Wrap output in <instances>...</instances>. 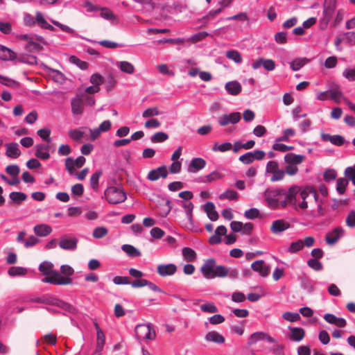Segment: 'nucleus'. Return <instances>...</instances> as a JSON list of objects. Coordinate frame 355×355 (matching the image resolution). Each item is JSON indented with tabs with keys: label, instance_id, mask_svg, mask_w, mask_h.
<instances>
[{
	"label": "nucleus",
	"instance_id": "nucleus-25",
	"mask_svg": "<svg viewBox=\"0 0 355 355\" xmlns=\"http://www.w3.org/2000/svg\"><path fill=\"white\" fill-rule=\"evenodd\" d=\"M35 156L39 159L46 160L50 157L49 146L46 144H37L35 146Z\"/></svg>",
	"mask_w": 355,
	"mask_h": 355
},
{
	"label": "nucleus",
	"instance_id": "nucleus-63",
	"mask_svg": "<svg viewBox=\"0 0 355 355\" xmlns=\"http://www.w3.org/2000/svg\"><path fill=\"white\" fill-rule=\"evenodd\" d=\"M307 265L315 271L322 270L323 268L322 264L316 259H310L307 261Z\"/></svg>",
	"mask_w": 355,
	"mask_h": 355
},
{
	"label": "nucleus",
	"instance_id": "nucleus-10",
	"mask_svg": "<svg viewBox=\"0 0 355 355\" xmlns=\"http://www.w3.org/2000/svg\"><path fill=\"white\" fill-rule=\"evenodd\" d=\"M336 8V0H324L323 17L321 19V23L325 27L329 22L333 13Z\"/></svg>",
	"mask_w": 355,
	"mask_h": 355
},
{
	"label": "nucleus",
	"instance_id": "nucleus-26",
	"mask_svg": "<svg viewBox=\"0 0 355 355\" xmlns=\"http://www.w3.org/2000/svg\"><path fill=\"white\" fill-rule=\"evenodd\" d=\"M33 231L37 236L44 237L52 232V228L46 224H38L33 227Z\"/></svg>",
	"mask_w": 355,
	"mask_h": 355
},
{
	"label": "nucleus",
	"instance_id": "nucleus-59",
	"mask_svg": "<svg viewBox=\"0 0 355 355\" xmlns=\"http://www.w3.org/2000/svg\"><path fill=\"white\" fill-rule=\"evenodd\" d=\"M37 134L41 139L46 141V142L50 143L51 141V139L50 137L51 130L49 129H40L37 130Z\"/></svg>",
	"mask_w": 355,
	"mask_h": 355
},
{
	"label": "nucleus",
	"instance_id": "nucleus-30",
	"mask_svg": "<svg viewBox=\"0 0 355 355\" xmlns=\"http://www.w3.org/2000/svg\"><path fill=\"white\" fill-rule=\"evenodd\" d=\"M0 59L2 60H15L17 59V54L11 49L0 45Z\"/></svg>",
	"mask_w": 355,
	"mask_h": 355
},
{
	"label": "nucleus",
	"instance_id": "nucleus-12",
	"mask_svg": "<svg viewBox=\"0 0 355 355\" xmlns=\"http://www.w3.org/2000/svg\"><path fill=\"white\" fill-rule=\"evenodd\" d=\"M42 300V304L56 306L63 310L68 311L69 312H71L73 309L72 306L69 304L49 295H43Z\"/></svg>",
	"mask_w": 355,
	"mask_h": 355
},
{
	"label": "nucleus",
	"instance_id": "nucleus-19",
	"mask_svg": "<svg viewBox=\"0 0 355 355\" xmlns=\"http://www.w3.org/2000/svg\"><path fill=\"white\" fill-rule=\"evenodd\" d=\"M78 239L76 237L64 236L60 242L59 246L60 248L65 250H75L77 248Z\"/></svg>",
	"mask_w": 355,
	"mask_h": 355
},
{
	"label": "nucleus",
	"instance_id": "nucleus-24",
	"mask_svg": "<svg viewBox=\"0 0 355 355\" xmlns=\"http://www.w3.org/2000/svg\"><path fill=\"white\" fill-rule=\"evenodd\" d=\"M6 155L12 159H17L21 155L19 145L17 143H8L6 144Z\"/></svg>",
	"mask_w": 355,
	"mask_h": 355
},
{
	"label": "nucleus",
	"instance_id": "nucleus-35",
	"mask_svg": "<svg viewBox=\"0 0 355 355\" xmlns=\"http://www.w3.org/2000/svg\"><path fill=\"white\" fill-rule=\"evenodd\" d=\"M35 20L37 24L43 28L54 31V27L49 24L40 12H36Z\"/></svg>",
	"mask_w": 355,
	"mask_h": 355
},
{
	"label": "nucleus",
	"instance_id": "nucleus-50",
	"mask_svg": "<svg viewBox=\"0 0 355 355\" xmlns=\"http://www.w3.org/2000/svg\"><path fill=\"white\" fill-rule=\"evenodd\" d=\"M200 310L209 313H214L218 311L217 306L213 302H207L200 306Z\"/></svg>",
	"mask_w": 355,
	"mask_h": 355
},
{
	"label": "nucleus",
	"instance_id": "nucleus-18",
	"mask_svg": "<svg viewBox=\"0 0 355 355\" xmlns=\"http://www.w3.org/2000/svg\"><path fill=\"white\" fill-rule=\"evenodd\" d=\"M344 230L338 227L326 235L325 241L329 245L335 244L344 235Z\"/></svg>",
	"mask_w": 355,
	"mask_h": 355
},
{
	"label": "nucleus",
	"instance_id": "nucleus-9",
	"mask_svg": "<svg viewBox=\"0 0 355 355\" xmlns=\"http://www.w3.org/2000/svg\"><path fill=\"white\" fill-rule=\"evenodd\" d=\"M180 204L184 209L187 220L183 223V227L191 230L194 228V220L193 218V204L190 201H180Z\"/></svg>",
	"mask_w": 355,
	"mask_h": 355
},
{
	"label": "nucleus",
	"instance_id": "nucleus-3",
	"mask_svg": "<svg viewBox=\"0 0 355 355\" xmlns=\"http://www.w3.org/2000/svg\"><path fill=\"white\" fill-rule=\"evenodd\" d=\"M200 270L203 277L207 279L216 277H226L227 274L226 267L222 265H216V261L213 258L206 259L201 266Z\"/></svg>",
	"mask_w": 355,
	"mask_h": 355
},
{
	"label": "nucleus",
	"instance_id": "nucleus-55",
	"mask_svg": "<svg viewBox=\"0 0 355 355\" xmlns=\"http://www.w3.org/2000/svg\"><path fill=\"white\" fill-rule=\"evenodd\" d=\"M102 175L101 171H96L93 173L90 178V185L94 190H97L98 188V181Z\"/></svg>",
	"mask_w": 355,
	"mask_h": 355
},
{
	"label": "nucleus",
	"instance_id": "nucleus-7",
	"mask_svg": "<svg viewBox=\"0 0 355 355\" xmlns=\"http://www.w3.org/2000/svg\"><path fill=\"white\" fill-rule=\"evenodd\" d=\"M135 336L139 342L153 340L156 337L155 332L150 324L137 325L135 327Z\"/></svg>",
	"mask_w": 355,
	"mask_h": 355
},
{
	"label": "nucleus",
	"instance_id": "nucleus-27",
	"mask_svg": "<svg viewBox=\"0 0 355 355\" xmlns=\"http://www.w3.org/2000/svg\"><path fill=\"white\" fill-rule=\"evenodd\" d=\"M225 88L227 92L232 96L238 95L242 89L241 85L238 81H230L225 84Z\"/></svg>",
	"mask_w": 355,
	"mask_h": 355
},
{
	"label": "nucleus",
	"instance_id": "nucleus-64",
	"mask_svg": "<svg viewBox=\"0 0 355 355\" xmlns=\"http://www.w3.org/2000/svg\"><path fill=\"white\" fill-rule=\"evenodd\" d=\"M346 178L352 181L355 185V164L353 166L346 168L345 171Z\"/></svg>",
	"mask_w": 355,
	"mask_h": 355
},
{
	"label": "nucleus",
	"instance_id": "nucleus-49",
	"mask_svg": "<svg viewBox=\"0 0 355 355\" xmlns=\"http://www.w3.org/2000/svg\"><path fill=\"white\" fill-rule=\"evenodd\" d=\"M69 62L72 64H76L77 67H78L82 70L87 69L89 66L87 62L80 60L78 58H77L75 55H72L69 58Z\"/></svg>",
	"mask_w": 355,
	"mask_h": 355
},
{
	"label": "nucleus",
	"instance_id": "nucleus-11",
	"mask_svg": "<svg viewBox=\"0 0 355 355\" xmlns=\"http://www.w3.org/2000/svg\"><path fill=\"white\" fill-rule=\"evenodd\" d=\"M241 115L239 112L222 114L217 119L220 126L224 127L230 124H236L240 121Z\"/></svg>",
	"mask_w": 355,
	"mask_h": 355
},
{
	"label": "nucleus",
	"instance_id": "nucleus-40",
	"mask_svg": "<svg viewBox=\"0 0 355 355\" xmlns=\"http://www.w3.org/2000/svg\"><path fill=\"white\" fill-rule=\"evenodd\" d=\"M232 148V144L230 142H225L223 144H218V142H216L211 150L214 152H221L224 153L228 150H230Z\"/></svg>",
	"mask_w": 355,
	"mask_h": 355
},
{
	"label": "nucleus",
	"instance_id": "nucleus-29",
	"mask_svg": "<svg viewBox=\"0 0 355 355\" xmlns=\"http://www.w3.org/2000/svg\"><path fill=\"white\" fill-rule=\"evenodd\" d=\"M204 210L207 213L208 218L212 220L216 221L218 219L219 215L215 209V205L211 202H207L204 205Z\"/></svg>",
	"mask_w": 355,
	"mask_h": 355
},
{
	"label": "nucleus",
	"instance_id": "nucleus-51",
	"mask_svg": "<svg viewBox=\"0 0 355 355\" xmlns=\"http://www.w3.org/2000/svg\"><path fill=\"white\" fill-rule=\"evenodd\" d=\"M266 332L257 331L252 334L248 340L249 345H253L259 340H264Z\"/></svg>",
	"mask_w": 355,
	"mask_h": 355
},
{
	"label": "nucleus",
	"instance_id": "nucleus-48",
	"mask_svg": "<svg viewBox=\"0 0 355 355\" xmlns=\"http://www.w3.org/2000/svg\"><path fill=\"white\" fill-rule=\"evenodd\" d=\"M182 255L187 261H192L196 258V252L190 248H183Z\"/></svg>",
	"mask_w": 355,
	"mask_h": 355
},
{
	"label": "nucleus",
	"instance_id": "nucleus-36",
	"mask_svg": "<svg viewBox=\"0 0 355 355\" xmlns=\"http://www.w3.org/2000/svg\"><path fill=\"white\" fill-rule=\"evenodd\" d=\"M309 62V60L306 58H296L290 63V67L293 71H297L300 70L302 67H303Z\"/></svg>",
	"mask_w": 355,
	"mask_h": 355
},
{
	"label": "nucleus",
	"instance_id": "nucleus-33",
	"mask_svg": "<svg viewBox=\"0 0 355 355\" xmlns=\"http://www.w3.org/2000/svg\"><path fill=\"white\" fill-rule=\"evenodd\" d=\"M116 66L121 71L128 74H132L135 71V67L128 61H118L116 62Z\"/></svg>",
	"mask_w": 355,
	"mask_h": 355
},
{
	"label": "nucleus",
	"instance_id": "nucleus-43",
	"mask_svg": "<svg viewBox=\"0 0 355 355\" xmlns=\"http://www.w3.org/2000/svg\"><path fill=\"white\" fill-rule=\"evenodd\" d=\"M223 178V175L218 171H215L210 174L204 176L201 180L203 183H211Z\"/></svg>",
	"mask_w": 355,
	"mask_h": 355
},
{
	"label": "nucleus",
	"instance_id": "nucleus-34",
	"mask_svg": "<svg viewBox=\"0 0 355 355\" xmlns=\"http://www.w3.org/2000/svg\"><path fill=\"white\" fill-rule=\"evenodd\" d=\"M122 250L126 254L131 257H139L141 256V252L132 245L124 244L121 246Z\"/></svg>",
	"mask_w": 355,
	"mask_h": 355
},
{
	"label": "nucleus",
	"instance_id": "nucleus-13",
	"mask_svg": "<svg viewBox=\"0 0 355 355\" xmlns=\"http://www.w3.org/2000/svg\"><path fill=\"white\" fill-rule=\"evenodd\" d=\"M86 159L83 156H79L76 159L67 157L65 159V167L67 171L72 174L76 168H81L85 163Z\"/></svg>",
	"mask_w": 355,
	"mask_h": 355
},
{
	"label": "nucleus",
	"instance_id": "nucleus-56",
	"mask_svg": "<svg viewBox=\"0 0 355 355\" xmlns=\"http://www.w3.org/2000/svg\"><path fill=\"white\" fill-rule=\"evenodd\" d=\"M343 76L348 81H355V68L347 67L345 68L343 71Z\"/></svg>",
	"mask_w": 355,
	"mask_h": 355
},
{
	"label": "nucleus",
	"instance_id": "nucleus-4",
	"mask_svg": "<svg viewBox=\"0 0 355 355\" xmlns=\"http://www.w3.org/2000/svg\"><path fill=\"white\" fill-rule=\"evenodd\" d=\"M287 193L288 191L282 189H267L264 192L267 206L272 209L282 207L281 202L286 200Z\"/></svg>",
	"mask_w": 355,
	"mask_h": 355
},
{
	"label": "nucleus",
	"instance_id": "nucleus-6",
	"mask_svg": "<svg viewBox=\"0 0 355 355\" xmlns=\"http://www.w3.org/2000/svg\"><path fill=\"white\" fill-rule=\"evenodd\" d=\"M106 200L113 205L119 204L126 200V193L120 186H111L104 192Z\"/></svg>",
	"mask_w": 355,
	"mask_h": 355
},
{
	"label": "nucleus",
	"instance_id": "nucleus-42",
	"mask_svg": "<svg viewBox=\"0 0 355 355\" xmlns=\"http://www.w3.org/2000/svg\"><path fill=\"white\" fill-rule=\"evenodd\" d=\"M295 135V131L292 128H287L284 130L283 134L281 137L277 138L275 139L276 142L281 141H288L290 140V137H294Z\"/></svg>",
	"mask_w": 355,
	"mask_h": 355
},
{
	"label": "nucleus",
	"instance_id": "nucleus-17",
	"mask_svg": "<svg viewBox=\"0 0 355 355\" xmlns=\"http://www.w3.org/2000/svg\"><path fill=\"white\" fill-rule=\"evenodd\" d=\"M177 272V266L173 263L159 264L157 272L161 277L172 276Z\"/></svg>",
	"mask_w": 355,
	"mask_h": 355
},
{
	"label": "nucleus",
	"instance_id": "nucleus-14",
	"mask_svg": "<svg viewBox=\"0 0 355 355\" xmlns=\"http://www.w3.org/2000/svg\"><path fill=\"white\" fill-rule=\"evenodd\" d=\"M22 37L28 41L26 45V49L28 50L40 51L42 49V44H44V40L41 36H36L34 38V37L24 35Z\"/></svg>",
	"mask_w": 355,
	"mask_h": 355
},
{
	"label": "nucleus",
	"instance_id": "nucleus-15",
	"mask_svg": "<svg viewBox=\"0 0 355 355\" xmlns=\"http://www.w3.org/2000/svg\"><path fill=\"white\" fill-rule=\"evenodd\" d=\"M262 66L266 71H271L275 69L276 64L272 59H265L260 58L252 64V68L254 70L258 69Z\"/></svg>",
	"mask_w": 355,
	"mask_h": 355
},
{
	"label": "nucleus",
	"instance_id": "nucleus-1",
	"mask_svg": "<svg viewBox=\"0 0 355 355\" xmlns=\"http://www.w3.org/2000/svg\"><path fill=\"white\" fill-rule=\"evenodd\" d=\"M313 203H318V195L315 189L307 187L300 190L297 186H293L288 190L286 200L281 202L282 207L291 205L297 210H306Z\"/></svg>",
	"mask_w": 355,
	"mask_h": 355
},
{
	"label": "nucleus",
	"instance_id": "nucleus-53",
	"mask_svg": "<svg viewBox=\"0 0 355 355\" xmlns=\"http://www.w3.org/2000/svg\"><path fill=\"white\" fill-rule=\"evenodd\" d=\"M348 184V180L345 178H338L336 182V191L340 194H343L345 192L346 187Z\"/></svg>",
	"mask_w": 355,
	"mask_h": 355
},
{
	"label": "nucleus",
	"instance_id": "nucleus-45",
	"mask_svg": "<svg viewBox=\"0 0 355 355\" xmlns=\"http://www.w3.org/2000/svg\"><path fill=\"white\" fill-rule=\"evenodd\" d=\"M226 57L228 59L233 60L234 62H236L237 64H240L242 62V56L238 51H236V50L227 51L226 52Z\"/></svg>",
	"mask_w": 355,
	"mask_h": 355
},
{
	"label": "nucleus",
	"instance_id": "nucleus-60",
	"mask_svg": "<svg viewBox=\"0 0 355 355\" xmlns=\"http://www.w3.org/2000/svg\"><path fill=\"white\" fill-rule=\"evenodd\" d=\"M159 114V111L157 107H148L142 113V116L144 118H149L155 116H158Z\"/></svg>",
	"mask_w": 355,
	"mask_h": 355
},
{
	"label": "nucleus",
	"instance_id": "nucleus-47",
	"mask_svg": "<svg viewBox=\"0 0 355 355\" xmlns=\"http://www.w3.org/2000/svg\"><path fill=\"white\" fill-rule=\"evenodd\" d=\"M222 10H223L222 8H219L218 9H216V10H210L207 15L204 16L203 17H202L201 19H200L198 20L199 22L202 23V25L203 26H205L207 24L208 19L213 18L216 15H218V14H220Z\"/></svg>",
	"mask_w": 355,
	"mask_h": 355
},
{
	"label": "nucleus",
	"instance_id": "nucleus-44",
	"mask_svg": "<svg viewBox=\"0 0 355 355\" xmlns=\"http://www.w3.org/2000/svg\"><path fill=\"white\" fill-rule=\"evenodd\" d=\"M108 234V230L103 226H98L94 229L92 236L94 239H99L105 237Z\"/></svg>",
	"mask_w": 355,
	"mask_h": 355
},
{
	"label": "nucleus",
	"instance_id": "nucleus-31",
	"mask_svg": "<svg viewBox=\"0 0 355 355\" xmlns=\"http://www.w3.org/2000/svg\"><path fill=\"white\" fill-rule=\"evenodd\" d=\"M205 339L207 342H212L217 344H222L224 343L225 341V339L223 337V336H222L218 332L214 331L208 332L206 334Z\"/></svg>",
	"mask_w": 355,
	"mask_h": 355
},
{
	"label": "nucleus",
	"instance_id": "nucleus-39",
	"mask_svg": "<svg viewBox=\"0 0 355 355\" xmlns=\"http://www.w3.org/2000/svg\"><path fill=\"white\" fill-rule=\"evenodd\" d=\"M98 10H101L100 16L104 19L110 21H114L117 19L116 17L110 9L107 8H99Z\"/></svg>",
	"mask_w": 355,
	"mask_h": 355
},
{
	"label": "nucleus",
	"instance_id": "nucleus-61",
	"mask_svg": "<svg viewBox=\"0 0 355 355\" xmlns=\"http://www.w3.org/2000/svg\"><path fill=\"white\" fill-rule=\"evenodd\" d=\"M286 174V168L284 170L278 169L272 173V175L270 178V181L272 182L281 181L284 178Z\"/></svg>",
	"mask_w": 355,
	"mask_h": 355
},
{
	"label": "nucleus",
	"instance_id": "nucleus-20",
	"mask_svg": "<svg viewBox=\"0 0 355 355\" xmlns=\"http://www.w3.org/2000/svg\"><path fill=\"white\" fill-rule=\"evenodd\" d=\"M252 269L257 272L261 277H266L268 275L270 271V268L269 266L265 264L263 260H257L254 261L251 264Z\"/></svg>",
	"mask_w": 355,
	"mask_h": 355
},
{
	"label": "nucleus",
	"instance_id": "nucleus-22",
	"mask_svg": "<svg viewBox=\"0 0 355 355\" xmlns=\"http://www.w3.org/2000/svg\"><path fill=\"white\" fill-rule=\"evenodd\" d=\"M290 227V224L282 219L274 220L270 227V231L275 234H279Z\"/></svg>",
	"mask_w": 355,
	"mask_h": 355
},
{
	"label": "nucleus",
	"instance_id": "nucleus-41",
	"mask_svg": "<svg viewBox=\"0 0 355 355\" xmlns=\"http://www.w3.org/2000/svg\"><path fill=\"white\" fill-rule=\"evenodd\" d=\"M220 200L227 199L230 200H237L239 194L236 191L232 189H227L219 196Z\"/></svg>",
	"mask_w": 355,
	"mask_h": 355
},
{
	"label": "nucleus",
	"instance_id": "nucleus-5",
	"mask_svg": "<svg viewBox=\"0 0 355 355\" xmlns=\"http://www.w3.org/2000/svg\"><path fill=\"white\" fill-rule=\"evenodd\" d=\"M305 159L303 155H297L293 153H286L284 157V161L286 165V174L290 176L295 175L298 171L297 166L302 164Z\"/></svg>",
	"mask_w": 355,
	"mask_h": 355
},
{
	"label": "nucleus",
	"instance_id": "nucleus-37",
	"mask_svg": "<svg viewBox=\"0 0 355 355\" xmlns=\"http://www.w3.org/2000/svg\"><path fill=\"white\" fill-rule=\"evenodd\" d=\"M105 343V336L103 332H99L98 335H96V346L95 349V354H101L104 345Z\"/></svg>",
	"mask_w": 355,
	"mask_h": 355
},
{
	"label": "nucleus",
	"instance_id": "nucleus-54",
	"mask_svg": "<svg viewBox=\"0 0 355 355\" xmlns=\"http://www.w3.org/2000/svg\"><path fill=\"white\" fill-rule=\"evenodd\" d=\"M16 60H18L19 61H20L21 62L27 63L29 64H37V58L35 56L31 55H20L19 57L17 56Z\"/></svg>",
	"mask_w": 355,
	"mask_h": 355
},
{
	"label": "nucleus",
	"instance_id": "nucleus-23",
	"mask_svg": "<svg viewBox=\"0 0 355 355\" xmlns=\"http://www.w3.org/2000/svg\"><path fill=\"white\" fill-rule=\"evenodd\" d=\"M324 320L331 324H334L338 327H344L347 324V321L343 318H338L331 313H326L324 315Z\"/></svg>",
	"mask_w": 355,
	"mask_h": 355
},
{
	"label": "nucleus",
	"instance_id": "nucleus-38",
	"mask_svg": "<svg viewBox=\"0 0 355 355\" xmlns=\"http://www.w3.org/2000/svg\"><path fill=\"white\" fill-rule=\"evenodd\" d=\"M9 197L17 205L21 204L27 198V196L24 193L16 191L11 192Z\"/></svg>",
	"mask_w": 355,
	"mask_h": 355
},
{
	"label": "nucleus",
	"instance_id": "nucleus-28",
	"mask_svg": "<svg viewBox=\"0 0 355 355\" xmlns=\"http://www.w3.org/2000/svg\"><path fill=\"white\" fill-rule=\"evenodd\" d=\"M83 98L77 96L71 99V112L73 114H81L83 112Z\"/></svg>",
	"mask_w": 355,
	"mask_h": 355
},
{
	"label": "nucleus",
	"instance_id": "nucleus-58",
	"mask_svg": "<svg viewBox=\"0 0 355 355\" xmlns=\"http://www.w3.org/2000/svg\"><path fill=\"white\" fill-rule=\"evenodd\" d=\"M168 138V136L166 133L163 132H158L155 133L151 137V141L153 143H159V142H163L167 140Z\"/></svg>",
	"mask_w": 355,
	"mask_h": 355
},
{
	"label": "nucleus",
	"instance_id": "nucleus-57",
	"mask_svg": "<svg viewBox=\"0 0 355 355\" xmlns=\"http://www.w3.org/2000/svg\"><path fill=\"white\" fill-rule=\"evenodd\" d=\"M282 318L286 321L295 322L300 320V315L298 313L285 312L282 315Z\"/></svg>",
	"mask_w": 355,
	"mask_h": 355
},
{
	"label": "nucleus",
	"instance_id": "nucleus-16",
	"mask_svg": "<svg viewBox=\"0 0 355 355\" xmlns=\"http://www.w3.org/2000/svg\"><path fill=\"white\" fill-rule=\"evenodd\" d=\"M289 333L287 338L295 342H300L305 336V331L302 327H288Z\"/></svg>",
	"mask_w": 355,
	"mask_h": 355
},
{
	"label": "nucleus",
	"instance_id": "nucleus-2",
	"mask_svg": "<svg viewBox=\"0 0 355 355\" xmlns=\"http://www.w3.org/2000/svg\"><path fill=\"white\" fill-rule=\"evenodd\" d=\"M53 263L49 261H43L39 266V270L46 277L42 279L44 283L56 285H68L72 283L70 277H63L58 271L53 270Z\"/></svg>",
	"mask_w": 355,
	"mask_h": 355
},
{
	"label": "nucleus",
	"instance_id": "nucleus-21",
	"mask_svg": "<svg viewBox=\"0 0 355 355\" xmlns=\"http://www.w3.org/2000/svg\"><path fill=\"white\" fill-rule=\"evenodd\" d=\"M168 170L166 166H159L149 171L148 179L150 181H156L160 178H166L168 175Z\"/></svg>",
	"mask_w": 355,
	"mask_h": 355
},
{
	"label": "nucleus",
	"instance_id": "nucleus-52",
	"mask_svg": "<svg viewBox=\"0 0 355 355\" xmlns=\"http://www.w3.org/2000/svg\"><path fill=\"white\" fill-rule=\"evenodd\" d=\"M304 248V243L302 240H297L295 242H293L291 243L289 248H288V252L291 253H296L301 250Z\"/></svg>",
	"mask_w": 355,
	"mask_h": 355
},
{
	"label": "nucleus",
	"instance_id": "nucleus-32",
	"mask_svg": "<svg viewBox=\"0 0 355 355\" xmlns=\"http://www.w3.org/2000/svg\"><path fill=\"white\" fill-rule=\"evenodd\" d=\"M206 162L204 159L197 157L191 160L189 171L193 172L194 171H200L205 168Z\"/></svg>",
	"mask_w": 355,
	"mask_h": 355
},
{
	"label": "nucleus",
	"instance_id": "nucleus-62",
	"mask_svg": "<svg viewBox=\"0 0 355 355\" xmlns=\"http://www.w3.org/2000/svg\"><path fill=\"white\" fill-rule=\"evenodd\" d=\"M209 35V33L203 31L199 32L196 34L193 35L190 38L187 40V42H191L192 43H196L197 42L201 41L206 38Z\"/></svg>",
	"mask_w": 355,
	"mask_h": 355
},
{
	"label": "nucleus",
	"instance_id": "nucleus-8",
	"mask_svg": "<svg viewBox=\"0 0 355 355\" xmlns=\"http://www.w3.org/2000/svg\"><path fill=\"white\" fill-rule=\"evenodd\" d=\"M329 94L330 95V98L337 103H340L341 99L343 98L350 110L355 113V104L344 96L340 89V87L338 85L336 84L331 87L329 89Z\"/></svg>",
	"mask_w": 355,
	"mask_h": 355
},
{
	"label": "nucleus",
	"instance_id": "nucleus-46",
	"mask_svg": "<svg viewBox=\"0 0 355 355\" xmlns=\"http://www.w3.org/2000/svg\"><path fill=\"white\" fill-rule=\"evenodd\" d=\"M8 273L11 277L24 275L27 273V270L23 267L12 266L9 268Z\"/></svg>",
	"mask_w": 355,
	"mask_h": 355
}]
</instances>
